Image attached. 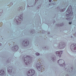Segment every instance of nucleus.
I'll return each instance as SVG.
<instances>
[{
	"instance_id": "obj_36",
	"label": "nucleus",
	"mask_w": 76,
	"mask_h": 76,
	"mask_svg": "<svg viewBox=\"0 0 76 76\" xmlns=\"http://www.w3.org/2000/svg\"><path fill=\"white\" fill-rule=\"evenodd\" d=\"M75 34L76 35V32L75 33Z\"/></svg>"
},
{
	"instance_id": "obj_37",
	"label": "nucleus",
	"mask_w": 76,
	"mask_h": 76,
	"mask_svg": "<svg viewBox=\"0 0 76 76\" xmlns=\"http://www.w3.org/2000/svg\"><path fill=\"white\" fill-rule=\"evenodd\" d=\"M19 9H20V8H19Z\"/></svg>"
},
{
	"instance_id": "obj_16",
	"label": "nucleus",
	"mask_w": 76,
	"mask_h": 76,
	"mask_svg": "<svg viewBox=\"0 0 76 76\" xmlns=\"http://www.w3.org/2000/svg\"><path fill=\"white\" fill-rule=\"evenodd\" d=\"M56 59L57 58H56V56H54L53 57H52V60L53 61H56Z\"/></svg>"
},
{
	"instance_id": "obj_10",
	"label": "nucleus",
	"mask_w": 76,
	"mask_h": 76,
	"mask_svg": "<svg viewBox=\"0 0 76 76\" xmlns=\"http://www.w3.org/2000/svg\"><path fill=\"white\" fill-rule=\"evenodd\" d=\"M36 67L37 68V69H38V70L39 71L41 70L42 69V67L41 66V64L40 63H38L36 65Z\"/></svg>"
},
{
	"instance_id": "obj_15",
	"label": "nucleus",
	"mask_w": 76,
	"mask_h": 76,
	"mask_svg": "<svg viewBox=\"0 0 76 76\" xmlns=\"http://www.w3.org/2000/svg\"><path fill=\"white\" fill-rule=\"evenodd\" d=\"M4 75V71L3 70H0V75L3 76Z\"/></svg>"
},
{
	"instance_id": "obj_25",
	"label": "nucleus",
	"mask_w": 76,
	"mask_h": 76,
	"mask_svg": "<svg viewBox=\"0 0 76 76\" xmlns=\"http://www.w3.org/2000/svg\"><path fill=\"white\" fill-rule=\"evenodd\" d=\"M13 5V3L12 2H11L10 3V6H12Z\"/></svg>"
},
{
	"instance_id": "obj_9",
	"label": "nucleus",
	"mask_w": 76,
	"mask_h": 76,
	"mask_svg": "<svg viewBox=\"0 0 76 76\" xmlns=\"http://www.w3.org/2000/svg\"><path fill=\"white\" fill-rule=\"evenodd\" d=\"M63 54L62 51H57L56 53V54L57 56L61 57V54Z\"/></svg>"
},
{
	"instance_id": "obj_21",
	"label": "nucleus",
	"mask_w": 76,
	"mask_h": 76,
	"mask_svg": "<svg viewBox=\"0 0 76 76\" xmlns=\"http://www.w3.org/2000/svg\"><path fill=\"white\" fill-rule=\"evenodd\" d=\"M35 54L37 56H39V55H40V54H39V53H38V52H37Z\"/></svg>"
},
{
	"instance_id": "obj_17",
	"label": "nucleus",
	"mask_w": 76,
	"mask_h": 76,
	"mask_svg": "<svg viewBox=\"0 0 76 76\" xmlns=\"http://www.w3.org/2000/svg\"><path fill=\"white\" fill-rule=\"evenodd\" d=\"M56 25L57 26H63V25H64V23H61L58 24H56Z\"/></svg>"
},
{
	"instance_id": "obj_4",
	"label": "nucleus",
	"mask_w": 76,
	"mask_h": 76,
	"mask_svg": "<svg viewBox=\"0 0 76 76\" xmlns=\"http://www.w3.org/2000/svg\"><path fill=\"white\" fill-rule=\"evenodd\" d=\"M58 64L61 67H64L65 69H67V67H66L64 61L62 59H60L58 61Z\"/></svg>"
},
{
	"instance_id": "obj_20",
	"label": "nucleus",
	"mask_w": 76,
	"mask_h": 76,
	"mask_svg": "<svg viewBox=\"0 0 76 76\" xmlns=\"http://www.w3.org/2000/svg\"><path fill=\"white\" fill-rule=\"evenodd\" d=\"M3 12V10L1 9L0 10V16H1V15H2V14H1V13H2Z\"/></svg>"
},
{
	"instance_id": "obj_35",
	"label": "nucleus",
	"mask_w": 76,
	"mask_h": 76,
	"mask_svg": "<svg viewBox=\"0 0 76 76\" xmlns=\"http://www.w3.org/2000/svg\"><path fill=\"white\" fill-rule=\"evenodd\" d=\"M71 38H73V37L72 36H71Z\"/></svg>"
},
{
	"instance_id": "obj_8",
	"label": "nucleus",
	"mask_w": 76,
	"mask_h": 76,
	"mask_svg": "<svg viewBox=\"0 0 76 76\" xmlns=\"http://www.w3.org/2000/svg\"><path fill=\"white\" fill-rule=\"evenodd\" d=\"M22 45L24 47H26L29 45V41L27 39L24 40L22 43Z\"/></svg>"
},
{
	"instance_id": "obj_39",
	"label": "nucleus",
	"mask_w": 76,
	"mask_h": 76,
	"mask_svg": "<svg viewBox=\"0 0 76 76\" xmlns=\"http://www.w3.org/2000/svg\"><path fill=\"white\" fill-rule=\"evenodd\" d=\"M31 7H32V6H31Z\"/></svg>"
},
{
	"instance_id": "obj_29",
	"label": "nucleus",
	"mask_w": 76,
	"mask_h": 76,
	"mask_svg": "<svg viewBox=\"0 0 76 76\" xmlns=\"http://www.w3.org/2000/svg\"><path fill=\"white\" fill-rule=\"evenodd\" d=\"M69 25H71V24H72V22H69Z\"/></svg>"
},
{
	"instance_id": "obj_14",
	"label": "nucleus",
	"mask_w": 76,
	"mask_h": 76,
	"mask_svg": "<svg viewBox=\"0 0 76 76\" xmlns=\"http://www.w3.org/2000/svg\"><path fill=\"white\" fill-rule=\"evenodd\" d=\"M57 9L58 10H60V12H64L65 10H66V8H64L60 10V8L59 7H57Z\"/></svg>"
},
{
	"instance_id": "obj_24",
	"label": "nucleus",
	"mask_w": 76,
	"mask_h": 76,
	"mask_svg": "<svg viewBox=\"0 0 76 76\" xmlns=\"http://www.w3.org/2000/svg\"><path fill=\"white\" fill-rule=\"evenodd\" d=\"M42 34H45V31H42Z\"/></svg>"
},
{
	"instance_id": "obj_30",
	"label": "nucleus",
	"mask_w": 76,
	"mask_h": 76,
	"mask_svg": "<svg viewBox=\"0 0 76 76\" xmlns=\"http://www.w3.org/2000/svg\"><path fill=\"white\" fill-rule=\"evenodd\" d=\"M53 5H55V4H56V2H53Z\"/></svg>"
},
{
	"instance_id": "obj_40",
	"label": "nucleus",
	"mask_w": 76,
	"mask_h": 76,
	"mask_svg": "<svg viewBox=\"0 0 76 76\" xmlns=\"http://www.w3.org/2000/svg\"><path fill=\"white\" fill-rule=\"evenodd\" d=\"M54 23V22L53 23V24Z\"/></svg>"
},
{
	"instance_id": "obj_23",
	"label": "nucleus",
	"mask_w": 76,
	"mask_h": 76,
	"mask_svg": "<svg viewBox=\"0 0 76 76\" xmlns=\"http://www.w3.org/2000/svg\"><path fill=\"white\" fill-rule=\"evenodd\" d=\"M35 3L34 4V5H35V4H36V3H37V1H38V0H35Z\"/></svg>"
},
{
	"instance_id": "obj_26",
	"label": "nucleus",
	"mask_w": 76,
	"mask_h": 76,
	"mask_svg": "<svg viewBox=\"0 0 76 76\" xmlns=\"http://www.w3.org/2000/svg\"><path fill=\"white\" fill-rule=\"evenodd\" d=\"M10 17L11 18V19H12L13 18V16H12V15H11V16H10Z\"/></svg>"
},
{
	"instance_id": "obj_27",
	"label": "nucleus",
	"mask_w": 76,
	"mask_h": 76,
	"mask_svg": "<svg viewBox=\"0 0 76 76\" xmlns=\"http://www.w3.org/2000/svg\"><path fill=\"white\" fill-rule=\"evenodd\" d=\"M9 59H8V60H7V63H9Z\"/></svg>"
},
{
	"instance_id": "obj_33",
	"label": "nucleus",
	"mask_w": 76,
	"mask_h": 76,
	"mask_svg": "<svg viewBox=\"0 0 76 76\" xmlns=\"http://www.w3.org/2000/svg\"><path fill=\"white\" fill-rule=\"evenodd\" d=\"M50 34V33H48V34Z\"/></svg>"
},
{
	"instance_id": "obj_42",
	"label": "nucleus",
	"mask_w": 76,
	"mask_h": 76,
	"mask_svg": "<svg viewBox=\"0 0 76 76\" xmlns=\"http://www.w3.org/2000/svg\"><path fill=\"white\" fill-rule=\"evenodd\" d=\"M46 49H48L47 48Z\"/></svg>"
},
{
	"instance_id": "obj_3",
	"label": "nucleus",
	"mask_w": 76,
	"mask_h": 76,
	"mask_svg": "<svg viewBox=\"0 0 76 76\" xmlns=\"http://www.w3.org/2000/svg\"><path fill=\"white\" fill-rule=\"evenodd\" d=\"M17 16L18 18L17 19L16 22L17 25H19L21 23V21H23V14H19V15H17Z\"/></svg>"
},
{
	"instance_id": "obj_38",
	"label": "nucleus",
	"mask_w": 76,
	"mask_h": 76,
	"mask_svg": "<svg viewBox=\"0 0 76 76\" xmlns=\"http://www.w3.org/2000/svg\"><path fill=\"white\" fill-rule=\"evenodd\" d=\"M37 44H38V43H37V42H36Z\"/></svg>"
},
{
	"instance_id": "obj_12",
	"label": "nucleus",
	"mask_w": 76,
	"mask_h": 76,
	"mask_svg": "<svg viewBox=\"0 0 76 76\" xmlns=\"http://www.w3.org/2000/svg\"><path fill=\"white\" fill-rule=\"evenodd\" d=\"M73 66H70L68 69H67V72L72 73V72H73Z\"/></svg>"
},
{
	"instance_id": "obj_11",
	"label": "nucleus",
	"mask_w": 76,
	"mask_h": 76,
	"mask_svg": "<svg viewBox=\"0 0 76 76\" xmlns=\"http://www.w3.org/2000/svg\"><path fill=\"white\" fill-rule=\"evenodd\" d=\"M19 49V47L18 46L16 45L14 47H13L12 48V50L13 51H17Z\"/></svg>"
},
{
	"instance_id": "obj_41",
	"label": "nucleus",
	"mask_w": 76,
	"mask_h": 76,
	"mask_svg": "<svg viewBox=\"0 0 76 76\" xmlns=\"http://www.w3.org/2000/svg\"><path fill=\"white\" fill-rule=\"evenodd\" d=\"M38 42H37V43H38Z\"/></svg>"
},
{
	"instance_id": "obj_7",
	"label": "nucleus",
	"mask_w": 76,
	"mask_h": 76,
	"mask_svg": "<svg viewBox=\"0 0 76 76\" xmlns=\"http://www.w3.org/2000/svg\"><path fill=\"white\" fill-rule=\"evenodd\" d=\"M66 47V44L64 43L60 42L59 44V45L58 46V47L59 49H63L65 48Z\"/></svg>"
},
{
	"instance_id": "obj_2",
	"label": "nucleus",
	"mask_w": 76,
	"mask_h": 76,
	"mask_svg": "<svg viewBox=\"0 0 76 76\" xmlns=\"http://www.w3.org/2000/svg\"><path fill=\"white\" fill-rule=\"evenodd\" d=\"M73 9L72 6H69L68 8L66 11V12L69 13L68 14H66V17H71L73 16V12H72Z\"/></svg>"
},
{
	"instance_id": "obj_32",
	"label": "nucleus",
	"mask_w": 76,
	"mask_h": 76,
	"mask_svg": "<svg viewBox=\"0 0 76 76\" xmlns=\"http://www.w3.org/2000/svg\"><path fill=\"white\" fill-rule=\"evenodd\" d=\"M66 76H69V75H66Z\"/></svg>"
},
{
	"instance_id": "obj_5",
	"label": "nucleus",
	"mask_w": 76,
	"mask_h": 76,
	"mask_svg": "<svg viewBox=\"0 0 76 76\" xmlns=\"http://www.w3.org/2000/svg\"><path fill=\"white\" fill-rule=\"evenodd\" d=\"M70 49L73 52H76V44H72L70 45Z\"/></svg>"
},
{
	"instance_id": "obj_28",
	"label": "nucleus",
	"mask_w": 76,
	"mask_h": 76,
	"mask_svg": "<svg viewBox=\"0 0 76 76\" xmlns=\"http://www.w3.org/2000/svg\"><path fill=\"white\" fill-rule=\"evenodd\" d=\"M49 1L50 3H51L52 1V0H49Z\"/></svg>"
},
{
	"instance_id": "obj_13",
	"label": "nucleus",
	"mask_w": 76,
	"mask_h": 76,
	"mask_svg": "<svg viewBox=\"0 0 76 76\" xmlns=\"http://www.w3.org/2000/svg\"><path fill=\"white\" fill-rule=\"evenodd\" d=\"M13 69V67H12V66H10V67H9V69H8L7 71L8 72H9V73H12V70Z\"/></svg>"
},
{
	"instance_id": "obj_22",
	"label": "nucleus",
	"mask_w": 76,
	"mask_h": 76,
	"mask_svg": "<svg viewBox=\"0 0 76 76\" xmlns=\"http://www.w3.org/2000/svg\"><path fill=\"white\" fill-rule=\"evenodd\" d=\"M66 19L67 20H70V18H66Z\"/></svg>"
},
{
	"instance_id": "obj_6",
	"label": "nucleus",
	"mask_w": 76,
	"mask_h": 76,
	"mask_svg": "<svg viewBox=\"0 0 76 76\" xmlns=\"http://www.w3.org/2000/svg\"><path fill=\"white\" fill-rule=\"evenodd\" d=\"M35 74V71L33 69H30L27 73V76H32Z\"/></svg>"
},
{
	"instance_id": "obj_31",
	"label": "nucleus",
	"mask_w": 76,
	"mask_h": 76,
	"mask_svg": "<svg viewBox=\"0 0 76 76\" xmlns=\"http://www.w3.org/2000/svg\"><path fill=\"white\" fill-rule=\"evenodd\" d=\"M2 45V44L1 43H0V47H1Z\"/></svg>"
},
{
	"instance_id": "obj_34",
	"label": "nucleus",
	"mask_w": 76,
	"mask_h": 76,
	"mask_svg": "<svg viewBox=\"0 0 76 76\" xmlns=\"http://www.w3.org/2000/svg\"><path fill=\"white\" fill-rule=\"evenodd\" d=\"M45 49L47 48V47H45Z\"/></svg>"
},
{
	"instance_id": "obj_19",
	"label": "nucleus",
	"mask_w": 76,
	"mask_h": 76,
	"mask_svg": "<svg viewBox=\"0 0 76 76\" xmlns=\"http://www.w3.org/2000/svg\"><path fill=\"white\" fill-rule=\"evenodd\" d=\"M41 5H39L37 8V10H39V9L41 8Z\"/></svg>"
},
{
	"instance_id": "obj_1",
	"label": "nucleus",
	"mask_w": 76,
	"mask_h": 76,
	"mask_svg": "<svg viewBox=\"0 0 76 76\" xmlns=\"http://www.w3.org/2000/svg\"><path fill=\"white\" fill-rule=\"evenodd\" d=\"M22 59L23 60L24 62L26 65L30 64L32 61V58L30 56L25 55L22 58Z\"/></svg>"
},
{
	"instance_id": "obj_18",
	"label": "nucleus",
	"mask_w": 76,
	"mask_h": 76,
	"mask_svg": "<svg viewBox=\"0 0 76 76\" xmlns=\"http://www.w3.org/2000/svg\"><path fill=\"white\" fill-rule=\"evenodd\" d=\"M31 34H35V31H34V30H32L30 31Z\"/></svg>"
}]
</instances>
